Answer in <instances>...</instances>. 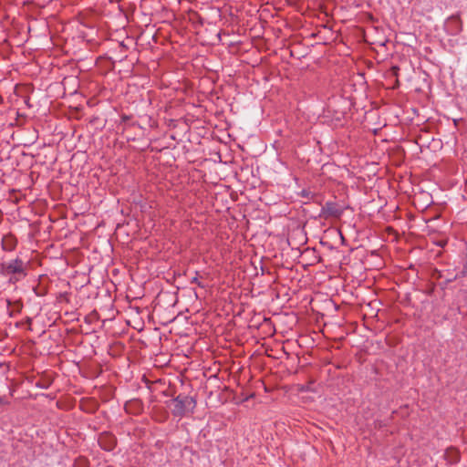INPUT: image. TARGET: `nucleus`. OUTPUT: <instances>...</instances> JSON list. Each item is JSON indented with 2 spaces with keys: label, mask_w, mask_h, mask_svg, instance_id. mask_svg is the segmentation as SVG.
<instances>
[{
  "label": "nucleus",
  "mask_w": 467,
  "mask_h": 467,
  "mask_svg": "<svg viewBox=\"0 0 467 467\" xmlns=\"http://www.w3.org/2000/svg\"><path fill=\"white\" fill-rule=\"evenodd\" d=\"M323 212L327 216L335 217L339 216L341 213L340 209L335 203L332 202L326 203V205L323 207Z\"/></svg>",
  "instance_id": "nucleus-3"
},
{
  "label": "nucleus",
  "mask_w": 467,
  "mask_h": 467,
  "mask_svg": "<svg viewBox=\"0 0 467 467\" xmlns=\"http://www.w3.org/2000/svg\"><path fill=\"white\" fill-rule=\"evenodd\" d=\"M3 247L5 250H12L14 248V244L12 243V238L11 237H5L3 240Z\"/></svg>",
  "instance_id": "nucleus-6"
},
{
  "label": "nucleus",
  "mask_w": 467,
  "mask_h": 467,
  "mask_svg": "<svg viewBox=\"0 0 467 467\" xmlns=\"http://www.w3.org/2000/svg\"><path fill=\"white\" fill-rule=\"evenodd\" d=\"M195 406V401L189 396H179L171 402V410L174 415L182 416L190 412Z\"/></svg>",
  "instance_id": "nucleus-1"
},
{
  "label": "nucleus",
  "mask_w": 467,
  "mask_h": 467,
  "mask_svg": "<svg viewBox=\"0 0 467 467\" xmlns=\"http://www.w3.org/2000/svg\"><path fill=\"white\" fill-rule=\"evenodd\" d=\"M99 442L107 451L112 450L115 444L114 439L109 435L101 436Z\"/></svg>",
  "instance_id": "nucleus-4"
},
{
  "label": "nucleus",
  "mask_w": 467,
  "mask_h": 467,
  "mask_svg": "<svg viewBox=\"0 0 467 467\" xmlns=\"http://www.w3.org/2000/svg\"><path fill=\"white\" fill-rule=\"evenodd\" d=\"M2 403V399L0 398V404Z\"/></svg>",
  "instance_id": "nucleus-8"
},
{
  "label": "nucleus",
  "mask_w": 467,
  "mask_h": 467,
  "mask_svg": "<svg viewBox=\"0 0 467 467\" xmlns=\"http://www.w3.org/2000/svg\"><path fill=\"white\" fill-rule=\"evenodd\" d=\"M5 271L7 275H25V266L21 260H14L5 265Z\"/></svg>",
  "instance_id": "nucleus-2"
},
{
  "label": "nucleus",
  "mask_w": 467,
  "mask_h": 467,
  "mask_svg": "<svg viewBox=\"0 0 467 467\" xmlns=\"http://www.w3.org/2000/svg\"><path fill=\"white\" fill-rule=\"evenodd\" d=\"M445 458L450 463L456 462L459 459L458 451L453 448L447 450L445 452Z\"/></svg>",
  "instance_id": "nucleus-5"
},
{
  "label": "nucleus",
  "mask_w": 467,
  "mask_h": 467,
  "mask_svg": "<svg viewBox=\"0 0 467 467\" xmlns=\"http://www.w3.org/2000/svg\"><path fill=\"white\" fill-rule=\"evenodd\" d=\"M192 282H194V283H198V281H197V277H194V278L192 279Z\"/></svg>",
  "instance_id": "nucleus-7"
}]
</instances>
